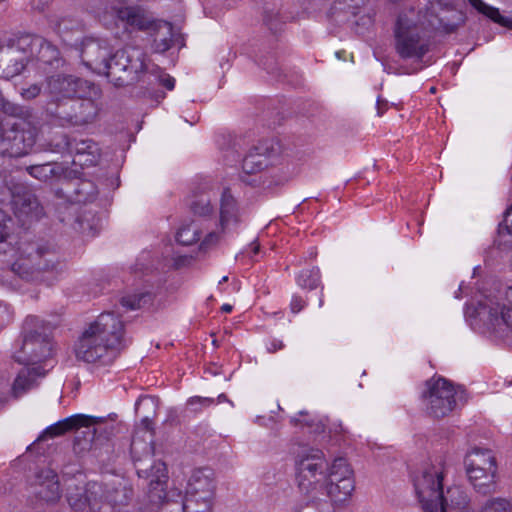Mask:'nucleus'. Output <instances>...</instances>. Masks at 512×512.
<instances>
[{
	"label": "nucleus",
	"mask_w": 512,
	"mask_h": 512,
	"mask_svg": "<svg viewBox=\"0 0 512 512\" xmlns=\"http://www.w3.org/2000/svg\"><path fill=\"white\" fill-rule=\"evenodd\" d=\"M123 322L113 312L100 314L82 333L75 346L77 359L110 364L124 348Z\"/></svg>",
	"instance_id": "1"
},
{
	"label": "nucleus",
	"mask_w": 512,
	"mask_h": 512,
	"mask_svg": "<svg viewBox=\"0 0 512 512\" xmlns=\"http://www.w3.org/2000/svg\"><path fill=\"white\" fill-rule=\"evenodd\" d=\"M414 16L413 11L399 15L394 28V48L397 55L402 60L414 61L411 68H403L405 74L422 69L420 63L431 47L430 38Z\"/></svg>",
	"instance_id": "2"
},
{
	"label": "nucleus",
	"mask_w": 512,
	"mask_h": 512,
	"mask_svg": "<svg viewBox=\"0 0 512 512\" xmlns=\"http://www.w3.org/2000/svg\"><path fill=\"white\" fill-rule=\"evenodd\" d=\"M296 480L300 493L309 503L322 500L328 463L319 449L303 448L296 457Z\"/></svg>",
	"instance_id": "3"
},
{
	"label": "nucleus",
	"mask_w": 512,
	"mask_h": 512,
	"mask_svg": "<svg viewBox=\"0 0 512 512\" xmlns=\"http://www.w3.org/2000/svg\"><path fill=\"white\" fill-rule=\"evenodd\" d=\"M52 328L35 316L25 319L19 348L14 352V359L25 365H35L52 356Z\"/></svg>",
	"instance_id": "4"
},
{
	"label": "nucleus",
	"mask_w": 512,
	"mask_h": 512,
	"mask_svg": "<svg viewBox=\"0 0 512 512\" xmlns=\"http://www.w3.org/2000/svg\"><path fill=\"white\" fill-rule=\"evenodd\" d=\"M62 270V262L56 250L40 245L33 248L27 256L17 260L11 271L28 282H49L53 275Z\"/></svg>",
	"instance_id": "5"
},
{
	"label": "nucleus",
	"mask_w": 512,
	"mask_h": 512,
	"mask_svg": "<svg viewBox=\"0 0 512 512\" xmlns=\"http://www.w3.org/2000/svg\"><path fill=\"white\" fill-rule=\"evenodd\" d=\"M145 69L144 51L140 47L127 45L111 54L102 75L114 86L122 87L137 81Z\"/></svg>",
	"instance_id": "6"
},
{
	"label": "nucleus",
	"mask_w": 512,
	"mask_h": 512,
	"mask_svg": "<svg viewBox=\"0 0 512 512\" xmlns=\"http://www.w3.org/2000/svg\"><path fill=\"white\" fill-rule=\"evenodd\" d=\"M106 421L107 419L104 417L88 416L84 414L73 415L46 428L42 434L38 436L32 446L47 438L57 437L70 430L76 429L77 432L74 440L75 452L81 453L89 451L97 435L96 426Z\"/></svg>",
	"instance_id": "7"
},
{
	"label": "nucleus",
	"mask_w": 512,
	"mask_h": 512,
	"mask_svg": "<svg viewBox=\"0 0 512 512\" xmlns=\"http://www.w3.org/2000/svg\"><path fill=\"white\" fill-rule=\"evenodd\" d=\"M442 480V471L431 465L414 478L415 491L425 512H439L441 506L450 503L448 491L443 493Z\"/></svg>",
	"instance_id": "8"
},
{
	"label": "nucleus",
	"mask_w": 512,
	"mask_h": 512,
	"mask_svg": "<svg viewBox=\"0 0 512 512\" xmlns=\"http://www.w3.org/2000/svg\"><path fill=\"white\" fill-rule=\"evenodd\" d=\"M423 393L427 413L434 418L448 416L462 399L463 390H457L444 378L431 379L426 383Z\"/></svg>",
	"instance_id": "9"
},
{
	"label": "nucleus",
	"mask_w": 512,
	"mask_h": 512,
	"mask_svg": "<svg viewBox=\"0 0 512 512\" xmlns=\"http://www.w3.org/2000/svg\"><path fill=\"white\" fill-rule=\"evenodd\" d=\"M38 134L39 126L34 119L7 122L3 152L16 158L28 155L37 141Z\"/></svg>",
	"instance_id": "10"
},
{
	"label": "nucleus",
	"mask_w": 512,
	"mask_h": 512,
	"mask_svg": "<svg viewBox=\"0 0 512 512\" xmlns=\"http://www.w3.org/2000/svg\"><path fill=\"white\" fill-rule=\"evenodd\" d=\"M353 471L345 458H336L328 466L326 482L324 483V496L334 503L345 501L354 490Z\"/></svg>",
	"instance_id": "11"
},
{
	"label": "nucleus",
	"mask_w": 512,
	"mask_h": 512,
	"mask_svg": "<svg viewBox=\"0 0 512 512\" xmlns=\"http://www.w3.org/2000/svg\"><path fill=\"white\" fill-rule=\"evenodd\" d=\"M135 466L139 477L149 480L148 496L153 504H161L160 512H163V502H165V485L167 481V468L165 463L158 461L152 464V458L136 460Z\"/></svg>",
	"instance_id": "12"
},
{
	"label": "nucleus",
	"mask_w": 512,
	"mask_h": 512,
	"mask_svg": "<svg viewBox=\"0 0 512 512\" xmlns=\"http://www.w3.org/2000/svg\"><path fill=\"white\" fill-rule=\"evenodd\" d=\"M102 494L101 483L91 481L85 486L70 485L66 500L73 512H110L102 507Z\"/></svg>",
	"instance_id": "13"
},
{
	"label": "nucleus",
	"mask_w": 512,
	"mask_h": 512,
	"mask_svg": "<svg viewBox=\"0 0 512 512\" xmlns=\"http://www.w3.org/2000/svg\"><path fill=\"white\" fill-rule=\"evenodd\" d=\"M28 47L29 36L7 41V49L0 59V77L10 79L25 69L29 61Z\"/></svg>",
	"instance_id": "14"
},
{
	"label": "nucleus",
	"mask_w": 512,
	"mask_h": 512,
	"mask_svg": "<svg viewBox=\"0 0 512 512\" xmlns=\"http://www.w3.org/2000/svg\"><path fill=\"white\" fill-rule=\"evenodd\" d=\"M31 495L35 508L42 505H54L61 498L60 484L57 474L50 469H42L35 474L31 483Z\"/></svg>",
	"instance_id": "15"
},
{
	"label": "nucleus",
	"mask_w": 512,
	"mask_h": 512,
	"mask_svg": "<svg viewBox=\"0 0 512 512\" xmlns=\"http://www.w3.org/2000/svg\"><path fill=\"white\" fill-rule=\"evenodd\" d=\"M92 86L86 80L68 74H55L46 78L45 93L49 100L82 97L87 88Z\"/></svg>",
	"instance_id": "16"
},
{
	"label": "nucleus",
	"mask_w": 512,
	"mask_h": 512,
	"mask_svg": "<svg viewBox=\"0 0 512 512\" xmlns=\"http://www.w3.org/2000/svg\"><path fill=\"white\" fill-rule=\"evenodd\" d=\"M80 52L85 66L102 75L107 68L112 47L107 40L89 37L82 41Z\"/></svg>",
	"instance_id": "17"
},
{
	"label": "nucleus",
	"mask_w": 512,
	"mask_h": 512,
	"mask_svg": "<svg viewBox=\"0 0 512 512\" xmlns=\"http://www.w3.org/2000/svg\"><path fill=\"white\" fill-rule=\"evenodd\" d=\"M103 490L102 507L104 511L121 512L129 505L134 496L132 485L125 479L101 483Z\"/></svg>",
	"instance_id": "18"
},
{
	"label": "nucleus",
	"mask_w": 512,
	"mask_h": 512,
	"mask_svg": "<svg viewBox=\"0 0 512 512\" xmlns=\"http://www.w3.org/2000/svg\"><path fill=\"white\" fill-rule=\"evenodd\" d=\"M117 17L127 26L135 30L148 31L164 29L169 34L171 24L162 20H154L146 10L138 6L123 7L117 11Z\"/></svg>",
	"instance_id": "19"
},
{
	"label": "nucleus",
	"mask_w": 512,
	"mask_h": 512,
	"mask_svg": "<svg viewBox=\"0 0 512 512\" xmlns=\"http://www.w3.org/2000/svg\"><path fill=\"white\" fill-rule=\"evenodd\" d=\"M279 154V145L273 141L261 142L245 156L242 163L243 172L247 175L261 172L272 164L271 159Z\"/></svg>",
	"instance_id": "20"
},
{
	"label": "nucleus",
	"mask_w": 512,
	"mask_h": 512,
	"mask_svg": "<svg viewBox=\"0 0 512 512\" xmlns=\"http://www.w3.org/2000/svg\"><path fill=\"white\" fill-rule=\"evenodd\" d=\"M215 490V475L211 469L199 468L192 472L186 487L188 495L199 496L202 500L213 501Z\"/></svg>",
	"instance_id": "21"
},
{
	"label": "nucleus",
	"mask_w": 512,
	"mask_h": 512,
	"mask_svg": "<svg viewBox=\"0 0 512 512\" xmlns=\"http://www.w3.org/2000/svg\"><path fill=\"white\" fill-rule=\"evenodd\" d=\"M292 19L294 14L284 9L282 0H262V21L270 31L277 32Z\"/></svg>",
	"instance_id": "22"
},
{
	"label": "nucleus",
	"mask_w": 512,
	"mask_h": 512,
	"mask_svg": "<svg viewBox=\"0 0 512 512\" xmlns=\"http://www.w3.org/2000/svg\"><path fill=\"white\" fill-rule=\"evenodd\" d=\"M73 102L74 97L60 100H48L44 107L47 119L54 125L70 127Z\"/></svg>",
	"instance_id": "23"
},
{
	"label": "nucleus",
	"mask_w": 512,
	"mask_h": 512,
	"mask_svg": "<svg viewBox=\"0 0 512 512\" xmlns=\"http://www.w3.org/2000/svg\"><path fill=\"white\" fill-rule=\"evenodd\" d=\"M449 13L458 14L455 10L451 9L449 5L443 4L440 0H433L429 2L425 16L432 28H443L447 32H453L457 25L450 23L449 17L447 16Z\"/></svg>",
	"instance_id": "24"
},
{
	"label": "nucleus",
	"mask_w": 512,
	"mask_h": 512,
	"mask_svg": "<svg viewBox=\"0 0 512 512\" xmlns=\"http://www.w3.org/2000/svg\"><path fill=\"white\" fill-rule=\"evenodd\" d=\"M213 501L202 500L199 496L188 495L181 501L165 500L163 512H210Z\"/></svg>",
	"instance_id": "25"
},
{
	"label": "nucleus",
	"mask_w": 512,
	"mask_h": 512,
	"mask_svg": "<svg viewBox=\"0 0 512 512\" xmlns=\"http://www.w3.org/2000/svg\"><path fill=\"white\" fill-rule=\"evenodd\" d=\"M474 316L488 328L497 329L503 323L502 306L494 303L492 299L486 298L478 302L474 309Z\"/></svg>",
	"instance_id": "26"
},
{
	"label": "nucleus",
	"mask_w": 512,
	"mask_h": 512,
	"mask_svg": "<svg viewBox=\"0 0 512 512\" xmlns=\"http://www.w3.org/2000/svg\"><path fill=\"white\" fill-rule=\"evenodd\" d=\"M46 370L42 366L22 368L13 382L12 393L15 398L22 396L37 385V379L44 377Z\"/></svg>",
	"instance_id": "27"
},
{
	"label": "nucleus",
	"mask_w": 512,
	"mask_h": 512,
	"mask_svg": "<svg viewBox=\"0 0 512 512\" xmlns=\"http://www.w3.org/2000/svg\"><path fill=\"white\" fill-rule=\"evenodd\" d=\"M98 105L91 99L74 97L71 126H84L92 123L98 115Z\"/></svg>",
	"instance_id": "28"
},
{
	"label": "nucleus",
	"mask_w": 512,
	"mask_h": 512,
	"mask_svg": "<svg viewBox=\"0 0 512 512\" xmlns=\"http://www.w3.org/2000/svg\"><path fill=\"white\" fill-rule=\"evenodd\" d=\"M38 47L37 57L39 61L49 64L59 66L61 62L59 50L52 45L50 42H47L41 37H29V58L34 55V48Z\"/></svg>",
	"instance_id": "29"
},
{
	"label": "nucleus",
	"mask_w": 512,
	"mask_h": 512,
	"mask_svg": "<svg viewBox=\"0 0 512 512\" xmlns=\"http://www.w3.org/2000/svg\"><path fill=\"white\" fill-rule=\"evenodd\" d=\"M70 150L75 154L73 162L81 166L95 165L100 156L98 145L92 140L76 141Z\"/></svg>",
	"instance_id": "30"
},
{
	"label": "nucleus",
	"mask_w": 512,
	"mask_h": 512,
	"mask_svg": "<svg viewBox=\"0 0 512 512\" xmlns=\"http://www.w3.org/2000/svg\"><path fill=\"white\" fill-rule=\"evenodd\" d=\"M26 170L32 177L41 181H47L52 178H66L68 172L67 168L57 162L30 165Z\"/></svg>",
	"instance_id": "31"
},
{
	"label": "nucleus",
	"mask_w": 512,
	"mask_h": 512,
	"mask_svg": "<svg viewBox=\"0 0 512 512\" xmlns=\"http://www.w3.org/2000/svg\"><path fill=\"white\" fill-rule=\"evenodd\" d=\"M465 467L497 471L496 458L489 449L474 448L465 457Z\"/></svg>",
	"instance_id": "32"
},
{
	"label": "nucleus",
	"mask_w": 512,
	"mask_h": 512,
	"mask_svg": "<svg viewBox=\"0 0 512 512\" xmlns=\"http://www.w3.org/2000/svg\"><path fill=\"white\" fill-rule=\"evenodd\" d=\"M54 30L59 34L62 40L69 43L72 36L81 34L83 25L81 21L73 17H60L52 21Z\"/></svg>",
	"instance_id": "33"
},
{
	"label": "nucleus",
	"mask_w": 512,
	"mask_h": 512,
	"mask_svg": "<svg viewBox=\"0 0 512 512\" xmlns=\"http://www.w3.org/2000/svg\"><path fill=\"white\" fill-rule=\"evenodd\" d=\"M237 208L234 197L231 195L228 189H225L222 193L220 202V224L222 230L231 223L237 222Z\"/></svg>",
	"instance_id": "34"
},
{
	"label": "nucleus",
	"mask_w": 512,
	"mask_h": 512,
	"mask_svg": "<svg viewBox=\"0 0 512 512\" xmlns=\"http://www.w3.org/2000/svg\"><path fill=\"white\" fill-rule=\"evenodd\" d=\"M450 503L441 506L439 512H473L468 506L467 495L459 488H448Z\"/></svg>",
	"instance_id": "35"
},
{
	"label": "nucleus",
	"mask_w": 512,
	"mask_h": 512,
	"mask_svg": "<svg viewBox=\"0 0 512 512\" xmlns=\"http://www.w3.org/2000/svg\"><path fill=\"white\" fill-rule=\"evenodd\" d=\"M470 5L479 13L485 15L493 22L512 30V18L502 16L498 8L492 7L482 0H468Z\"/></svg>",
	"instance_id": "36"
},
{
	"label": "nucleus",
	"mask_w": 512,
	"mask_h": 512,
	"mask_svg": "<svg viewBox=\"0 0 512 512\" xmlns=\"http://www.w3.org/2000/svg\"><path fill=\"white\" fill-rule=\"evenodd\" d=\"M146 409L150 411V414H143L141 418V423L146 430L151 429L152 418L155 415L156 402L155 399L151 396H144L138 399L135 405V411L137 415H141V410Z\"/></svg>",
	"instance_id": "37"
},
{
	"label": "nucleus",
	"mask_w": 512,
	"mask_h": 512,
	"mask_svg": "<svg viewBox=\"0 0 512 512\" xmlns=\"http://www.w3.org/2000/svg\"><path fill=\"white\" fill-rule=\"evenodd\" d=\"M199 238V228L194 222L181 226L176 234L177 242L182 245H192L197 242Z\"/></svg>",
	"instance_id": "38"
},
{
	"label": "nucleus",
	"mask_w": 512,
	"mask_h": 512,
	"mask_svg": "<svg viewBox=\"0 0 512 512\" xmlns=\"http://www.w3.org/2000/svg\"><path fill=\"white\" fill-rule=\"evenodd\" d=\"M497 472H487V475L479 476L477 480H470L474 489L483 495L492 493L496 489Z\"/></svg>",
	"instance_id": "39"
},
{
	"label": "nucleus",
	"mask_w": 512,
	"mask_h": 512,
	"mask_svg": "<svg viewBox=\"0 0 512 512\" xmlns=\"http://www.w3.org/2000/svg\"><path fill=\"white\" fill-rule=\"evenodd\" d=\"M21 202V210L26 214H33L38 217L42 213V207L40 206L37 198L32 194H26L22 198L15 200V204L18 205Z\"/></svg>",
	"instance_id": "40"
},
{
	"label": "nucleus",
	"mask_w": 512,
	"mask_h": 512,
	"mask_svg": "<svg viewBox=\"0 0 512 512\" xmlns=\"http://www.w3.org/2000/svg\"><path fill=\"white\" fill-rule=\"evenodd\" d=\"M151 299L150 293L126 295L121 298V305L129 310H135L150 302Z\"/></svg>",
	"instance_id": "41"
},
{
	"label": "nucleus",
	"mask_w": 512,
	"mask_h": 512,
	"mask_svg": "<svg viewBox=\"0 0 512 512\" xmlns=\"http://www.w3.org/2000/svg\"><path fill=\"white\" fill-rule=\"evenodd\" d=\"M151 33L155 35L154 38V49L156 52L163 53L167 51L172 45V28L168 34L166 30H151Z\"/></svg>",
	"instance_id": "42"
},
{
	"label": "nucleus",
	"mask_w": 512,
	"mask_h": 512,
	"mask_svg": "<svg viewBox=\"0 0 512 512\" xmlns=\"http://www.w3.org/2000/svg\"><path fill=\"white\" fill-rule=\"evenodd\" d=\"M480 512H512V506L505 498H493L485 502Z\"/></svg>",
	"instance_id": "43"
},
{
	"label": "nucleus",
	"mask_w": 512,
	"mask_h": 512,
	"mask_svg": "<svg viewBox=\"0 0 512 512\" xmlns=\"http://www.w3.org/2000/svg\"><path fill=\"white\" fill-rule=\"evenodd\" d=\"M299 284L308 289H315L320 283L319 269L313 268L301 272L298 278Z\"/></svg>",
	"instance_id": "44"
},
{
	"label": "nucleus",
	"mask_w": 512,
	"mask_h": 512,
	"mask_svg": "<svg viewBox=\"0 0 512 512\" xmlns=\"http://www.w3.org/2000/svg\"><path fill=\"white\" fill-rule=\"evenodd\" d=\"M357 15L355 8L349 10H345V7L342 6L340 2L334 3L330 10L331 18L337 23L349 22L350 17L355 18Z\"/></svg>",
	"instance_id": "45"
},
{
	"label": "nucleus",
	"mask_w": 512,
	"mask_h": 512,
	"mask_svg": "<svg viewBox=\"0 0 512 512\" xmlns=\"http://www.w3.org/2000/svg\"><path fill=\"white\" fill-rule=\"evenodd\" d=\"M2 108L4 113L16 118V120L20 119H33V116L30 112V110L26 107L10 103V102H4L2 104Z\"/></svg>",
	"instance_id": "46"
},
{
	"label": "nucleus",
	"mask_w": 512,
	"mask_h": 512,
	"mask_svg": "<svg viewBox=\"0 0 512 512\" xmlns=\"http://www.w3.org/2000/svg\"><path fill=\"white\" fill-rule=\"evenodd\" d=\"M191 210L194 214L199 216H207L213 211L210 199L201 196L191 203Z\"/></svg>",
	"instance_id": "47"
},
{
	"label": "nucleus",
	"mask_w": 512,
	"mask_h": 512,
	"mask_svg": "<svg viewBox=\"0 0 512 512\" xmlns=\"http://www.w3.org/2000/svg\"><path fill=\"white\" fill-rule=\"evenodd\" d=\"M502 320L504 325L512 329V287L505 292V302L502 304Z\"/></svg>",
	"instance_id": "48"
},
{
	"label": "nucleus",
	"mask_w": 512,
	"mask_h": 512,
	"mask_svg": "<svg viewBox=\"0 0 512 512\" xmlns=\"http://www.w3.org/2000/svg\"><path fill=\"white\" fill-rule=\"evenodd\" d=\"M214 403V398L194 396L188 399L187 407L193 412H199L202 408L209 407Z\"/></svg>",
	"instance_id": "49"
},
{
	"label": "nucleus",
	"mask_w": 512,
	"mask_h": 512,
	"mask_svg": "<svg viewBox=\"0 0 512 512\" xmlns=\"http://www.w3.org/2000/svg\"><path fill=\"white\" fill-rule=\"evenodd\" d=\"M8 231L7 227L4 224V214L0 211V253H6L9 248V243L7 242Z\"/></svg>",
	"instance_id": "50"
},
{
	"label": "nucleus",
	"mask_w": 512,
	"mask_h": 512,
	"mask_svg": "<svg viewBox=\"0 0 512 512\" xmlns=\"http://www.w3.org/2000/svg\"><path fill=\"white\" fill-rule=\"evenodd\" d=\"M504 231L512 235V206L506 210L504 220L499 224V233L502 234Z\"/></svg>",
	"instance_id": "51"
},
{
	"label": "nucleus",
	"mask_w": 512,
	"mask_h": 512,
	"mask_svg": "<svg viewBox=\"0 0 512 512\" xmlns=\"http://www.w3.org/2000/svg\"><path fill=\"white\" fill-rule=\"evenodd\" d=\"M220 240V234L217 232H210L203 242L201 243L202 249H208L213 247L215 244H217Z\"/></svg>",
	"instance_id": "52"
},
{
	"label": "nucleus",
	"mask_w": 512,
	"mask_h": 512,
	"mask_svg": "<svg viewBox=\"0 0 512 512\" xmlns=\"http://www.w3.org/2000/svg\"><path fill=\"white\" fill-rule=\"evenodd\" d=\"M41 92V87L37 84H33L26 89H23L21 95L27 100L36 98Z\"/></svg>",
	"instance_id": "53"
},
{
	"label": "nucleus",
	"mask_w": 512,
	"mask_h": 512,
	"mask_svg": "<svg viewBox=\"0 0 512 512\" xmlns=\"http://www.w3.org/2000/svg\"><path fill=\"white\" fill-rule=\"evenodd\" d=\"M487 472H491L490 470L488 469H484V468H469V467H466V473H467V476L469 478V481L470 480H477L479 479V476H484V475H487Z\"/></svg>",
	"instance_id": "54"
},
{
	"label": "nucleus",
	"mask_w": 512,
	"mask_h": 512,
	"mask_svg": "<svg viewBox=\"0 0 512 512\" xmlns=\"http://www.w3.org/2000/svg\"><path fill=\"white\" fill-rule=\"evenodd\" d=\"M158 80H159V83L162 86H164L165 88H167L168 90H172L174 88L175 79L173 77H171L170 75L161 73L158 76Z\"/></svg>",
	"instance_id": "55"
},
{
	"label": "nucleus",
	"mask_w": 512,
	"mask_h": 512,
	"mask_svg": "<svg viewBox=\"0 0 512 512\" xmlns=\"http://www.w3.org/2000/svg\"><path fill=\"white\" fill-rule=\"evenodd\" d=\"M116 417V414H113V417L111 415L105 417L107 419L106 422L100 424L99 426H96L97 427V433L98 432H107L108 430L112 431L113 430V423L115 421V418Z\"/></svg>",
	"instance_id": "56"
},
{
	"label": "nucleus",
	"mask_w": 512,
	"mask_h": 512,
	"mask_svg": "<svg viewBox=\"0 0 512 512\" xmlns=\"http://www.w3.org/2000/svg\"><path fill=\"white\" fill-rule=\"evenodd\" d=\"M290 307L293 313H298L303 309L304 301L300 297H293Z\"/></svg>",
	"instance_id": "57"
},
{
	"label": "nucleus",
	"mask_w": 512,
	"mask_h": 512,
	"mask_svg": "<svg viewBox=\"0 0 512 512\" xmlns=\"http://www.w3.org/2000/svg\"><path fill=\"white\" fill-rule=\"evenodd\" d=\"M49 0H31V7L37 11H44L47 7Z\"/></svg>",
	"instance_id": "58"
},
{
	"label": "nucleus",
	"mask_w": 512,
	"mask_h": 512,
	"mask_svg": "<svg viewBox=\"0 0 512 512\" xmlns=\"http://www.w3.org/2000/svg\"><path fill=\"white\" fill-rule=\"evenodd\" d=\"M283 347L284 344L281 340H273L268 346V351L270 353H275L276 351L283 349Z\"/></svg>",
	"instance_id": "59"
},
{
	"label": "nucleus",
	"mask_w": 512,
	"mask_h": 512,
	"mask_svg": "<svg viewBox=\"0 0 512 512\" xmlns=\"http://www.w3.org/2000/svg\"><path fill=\"white\" fill-rule=\"evenodd\" d=\"M6 138V124L0 122V148L3 149L4 141Z\"/></svg>",
	"instance_id": "60"
},
{
	"label": "nucleus",
	"mask_w": 512,
	"mask_h": 512,
	"mask_svg": "<svg viewBox=\"0 0 512 512\" xmlns=\"http://www.w3.org/2000/svg\"><path fill=\"white\" fill-rule=\"evenodd\" d=\"M387 103L385 101H382L381 99L377 100V114L378 116H381L384 113L383 106H386Z\"/></svg>",
	"instance_id": "61"
},
{
	"label": "nucleus",
	"mask_w": 512,
	"mask_h": 512,
	"mask_svg": "<svg viewBox=\"0 0 512 512\" xmlns=\"http://www.w3.org/2000/svg\"><path fill=\"white\" fill-rule=\"evenodd\" d=\"M361 21H362V25L365 27H369L373 23V19L369 15L361 17Z\"/></svg>",
	"instance_id": "62"
},
{
	"label": "nucleus",
	"mask_w": 512,
	"mask_h": 512,
	"mask_svg": "<svg viewBox=\"0 0 512 512\" xmlns=\"http://www.w3.org/2000/svg\"><path fill=\"white\" fill-rule=\"evenodd\" d=\"M217 403H221V402H224V401H229L227 396L225 394H220L217 399L215 400Z\"/></svg>",
	"instance_id": "63"
},
{
	"label": "nucleus",
	"mask_w": 512,
	"mask_h": 512,
	"mask_svg": "<svg viewBox=\"0 0 512 512\" xmlns=\"http://www.w3.org/2000/svg\"><path fill=\"white\" fill-rule=\"evenodd\" d=\"M221 310L223 312H226V313H229L232 311V306L230 304H224L222 307H221Z\"/></svg>",
	"instance_id": "64"
}]
</instances>
